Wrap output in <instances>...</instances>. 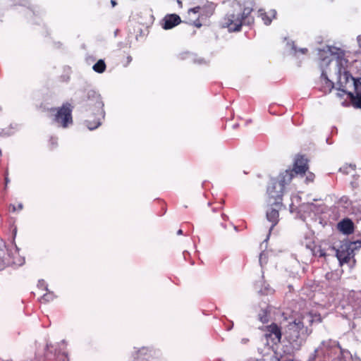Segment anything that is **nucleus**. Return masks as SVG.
<instances>
[{
    "instance_id": "obj_20",
    "label": "nucleus",
    "mask_w": 361,
    "mask_h": 361,
    "mask_svg": "<svg viewBox=\"0 0 361 361\" xmlns=\"http://www.w3.org/2000/svg\"><path fill=\"white\" fill-rule=\"evenodd\" d=\"M315 176L313 173L309 172L306 176V182L311 183L314 181Z\"/></svg>"
},
{
    "instance_id": "obj_8",
    "label": "nucleus",
    "mask_w": 361,
    "mask_h": 361,
    "mask_svg": "<svg viewBox=\"0 0 361 361\" xmlns=\"http://www.w3.org/2000/svg\"><path fill=\"white\" fill-rule=\"evenodd\" d=\"M327 51L330 52L332 56L336 58V63L338 68V75L342 74V73L347 72L346 70L348 61L345 58V53L343 51L336 49L335 47H326Z\"/></svg>"
},
{
    "instance_id": "obj_36",
    "label": "nucleus",
    "mask_w": 361,
    "mask_h": 361,
    "mask_svg": "<svg viewBox=\"0 0 361 361\" xmlns=\"http://www.w3.org/2000/svg\"><path fill=\"white\" fill-rule=\"evenodd\" d=\"M331 59H328L327 62L329 63V62H331Z\"/></svg>"
},
{
    "instance_id": "obj_12",
    "label": "nucleus",
    "mask_w": 361,
    "mask_h": 361,
    "mask_svg": "<svg viewBox=\"0 0 361 361\" xmlns=\"http://www.w3.org/2000/svg\"><path fill=\"white\" fill-rule=\"evenodd\" d=\"M181 23L180 16L177 14H168L163 19L162 27L164 30H169Z\"/></svg>"
},
{
    "instance_id": "obj_33",
    "label": "nucleus",
    "mask_w": 361,
    "mask_h": 361,
    "mask_svg": "<svg viewBox=\"0 0 361 361\" xmlns=\"http://www.w3.org/2000/svg\"><path fill=\"white\" fill-rule=\"evenodd\" d=\"M23 208V205L21 204H18V209H21Z\"/></svg>"
},
{
    "instance_id": "obj_9",
    "label": "nucleus",
    "mask_w": 361,
    "mask_h": 361,
    "mask_svg": "<svg viewBox=\"0 0 361 361\" xmlns=\"http://www.w3.org/2000/svg\"><path fill=\"white\" fill-rule=\"evenodd\" d=\"M267 338H269L274 344L281 342L282 332L281 327L276 323H271L265 327Z\"/></svg>"
},
{
    "instance_id": "obj_32",
    "label": "nucleus",
    "mask_w": 361,
    "mask_h": 361,
    "mask_svg": "<svg viewBox=\"0 0 361 361\" xmlns=\"http://www.w3.org/2000/svg\"><path fill=\"white\" fill-rule=\"evenodd\" d=\"M263 254L261 253L259 255V262H261Z\"/></svg>"
},
{
    "instance_id": "obj_14",
    "label": "nucleus",
    "mask_w": 361,
    "mask_h": 361,
    "mask_svg": "<svg viewBox=\"0 0 361 361\" xmlns=\"http://www.w3.org/2000/svg\"><path fill=\"white\" fill-rule=\"evenodd\" d=\"M337 228L342 233L345 235L352 234L354 232L355 226L351 219H343L337 224Z\"/></svg>"
},
{
    "instance_id": "obj_2",
    "label": "nucleus",
    "mask_w": 361,
    "mask_h": 361,
    "mask_svg": "<svg viewBox=\"0 0 361 361\" xmlns=\"http://www.w3.org/2000/svg\"><path fill=\"white\" fill-rule=\"evenodd\" d=\"M251 10L245 8L243 4L236 0L232 1L229 4V9L221 21V26L227 28L228 32H239L242 26L249 23V16Z\"/></svg>"
},
{
    "instance_id": "obj_13",
    "label": "nucleus",
    "mask_w": 361,
    "mask_h": 361,
    "mask_svg": "<svg viewBox=\"0 0 361 361\" xmlns=\"http://www.w3.org/2000/svg\"><path fill=\"white\" fill-rule=\"evenodd\" d=\"M308 169L307 160L303 156L298 157L294 163L293 169L291 170L295 174H304Z\"/></svg>"
},
{
    "instance_id": "obj_35",
    "label": "nucleus",
    "mask_w": 361,
    "mask_h": 361,
    "mask_svg": "<svg viewBox=\"0 0 361 361\" xmlns=\"http://www.w3.org/2000/svg\"><path fill=\"white\" fill-rule=\"evenodd\" d=\"M5 180H6V184H7V183H8V178H5Z\"/></svg>"
},
{
    "instance_id": "obj_25",
    "label": "nucleus",
    "mask_w": 361,
    "mask_h": 361,
    "mask_svg": "<svg viewBox=\"0 0 361 361\" xmlns=\"http://www.w3.org/2000/svg\"><path fill=\"white\" fill-rule=\"evenodd\" d=\"M298 51H300L302 54H306L307 51V49H306V48L300 49L298 50Z\"/></svg>"
},
{
    "instance_id": "obj_4",
    "label": "nucleus",
    "mask_w": 361,
    "mask_h": 361,
    "mask_svg": "<svg viewBox=\"0 0 361 361\" xmlns=\"http://www.w3.org/2000/svg\"><path fill=\"white\" fill-rule=\"evenodd\" d=\"M338 77V90L348 94L353 106L361 109V78L355 79L348 71Z\"/></svg>"
},
{
    "instance_id": "obj_22",
    "label": "nucleus",
    "mask_w": 361,
    "mask_h": 361,
    "mask_svg": "<svg viewBox=\"0 0 361 361\" xmlns=\"http://www.w3.org/2000/svg\"><path fill=\"white\" fill-rule=\"evenodd\" d=\"M357 300H358L357 305H361V290L357 293Z\"/></svg>"
},
{
    "instance_id": "obj_6",
    "label": "nucleus",
    "mask_w": 361,
    "mask_h": 361,
    "mask_svg": "<svg viewBox=\"0 0 361 361\" xmlns=\"http://www.w3.org/2000/svg\"><path fill=\"white\" fill-rule=\"evenodd\" d=\"M359 241L343 240L341 243L338 249L336 250V255L342 265L345 263H349L351 258L354 256V250L357 248Z\"/></svg>"
},
{
    "instance_id": "obj_21",
    "label": "nucleus",
    "mask_w": 361,
    "mask_h": 361,
    "mask_svg": "<svg viewBox=\"0 0 361 361\" xmlns=\"http://www.w3.org/2000/svg\"><path fill=\"white\" fill-rule=\"evenodd\" d=\"M331 343V341H322V343H321V346L320 348H329V343Z\"/></svg>"
},
{
    "instance_id": "obj_28",
    "label": "nucleus",
    "mask_w": 361,
    "mask_h": 361,
    "mask_svg": "<svg viewBox=\"0 0 361 361\" xmlns=\"http://www.w3.org/2000/svg\"><path fill=\"white\" fill-rule=\"evenodd\" d=\"M111 4L113 6H115L116 5V1L115 0H111Z\"/></svg>"
},
{
    "instance_id": "obj_10",
    "label": "nucleus",
    "mask_w": 361,
    "mask_h": 361,
    "mask_svg": "<svg viewBox=\"0 0 361 361\" xmlns=\"http://www.w3.org/2000/svg\"><path fill=\"white\" fill-rule=\"evenodd\" d=\"M271 207L267 211V219L271 223V226L269 228V233L273 228L278 224L279 213V211L281 209L282 204L279 203V205L269 204Z\"/></svg>"
},
{
    "instance_id": "obj_27",
    "label": "nucleus",
    "mask_w": 361,
    "mask_h": 361,
    "mask_svg": "<svg viewBox=\"0 0 361 361\" xmlns=\"http://www.w3.org/2000/svg\"><path fill=\"white\" fill-rule=\"evenodd\" d=\"M177 3L180 8L183 6V3L181 0H177Z\"/></svg>"
},
{
    "instance_id": "obj_16",
    "label": "nucleus",
    "mask_w": 361,
    "mask_h": 361,
    "mask_svg": "<svg viewBox=\"0 0 361 361\" xmlns=\"http://www.w3.org/2000/svg\"><path fill=\"white\" fill-rule=\"evenodd\" d=\"M259 14L264 24L269 25L271 24L272 19L276 17V11L275 10H271L269 14H268L267 13L263 12L260 10Z\"/></svg>"
},
{
    "instance_id": "obj_11",
    "label": "nucleus",
    "mask_w": 361,
    "mask_h": 361,
    "mask_svg": "<svg viewBox=\"0 0 361 361\" xmlns=\"http://www.w3.org/2000/svg\"><path fill=\"white\" fill-rule=\"evenodd\" d=\"M334 87V83L329 79L326 73L322 71L319 78V90L324 94H328Z\"/></svg>"
},
{
    "instance_id": "obj_1",
    "label": "nucleus",
    "mask_w": 361,
    "mask_h": 361,
    "mask_svg": "<svg viewBox=\"0 0 361 361\" xmlns=\"http://www.w3.org/2000/svg\"><path fill=\"white\" fill-rule=\"evenodd\" d=\"M322 322V318L320 314L307 312L289 322L283 333L284 338L288 343L289 346H287V349L284 352L291 355L295 351L299 350L312 333V329L310 326Z\"/></svg>"
},
{
    "instance_id": "obj_17",
    "label": "nucleus",
    "mask_w": 361,
    "mask_h": 361,
    "mask_svg": "<svg viewBox=\"0 0 361 361\" xmlns=\"http://www.w3.org/2000/svg\"><path fill=\"white\" fill-rule=\"evenodd\" d=\"M106 63L103 59H99L92 67V69L98 73H102L106 70Z\"/></svg>"
},
{
    "instance_id": "obj_30",
    "label": "nucleus",
    "mask_w": 361,
    "mask_h": 361,
    "mask_svg": "<svg viewBox=\"0 0 361 361\" xmlns=\"http://www.w3.org/2000/svg\"><path fill=\"white\" fill-rule=\"evenodd\" d=\"M344 94H345L343 93V92H341V93H340V92L338 93V96L340 97H343Z\"/></svg>"
},
{
    "instance_id": "obj_15",
    "label": "nucleus",
    "mask_w": 361,
    "mask_h": 361,
    "mask_svg": "<svg viewBox=\"0 0 361 361\" xmlns=\"http://www.w3.org/2000/svg\"><path fill=\"white\" fill-rule=\"evenodd\" d=\"M294 176L293 171L291 170H286L279 175V180H277L278 184L281 185L284 189L285 185L288 184Z\"/></svg>"
},
{
    "instance_id": "obj_24",
    "label": "nucleus",
    "mask_w": 361,
    "mask_h": 361,
    "mask_svg": "<svg viewBox=\"0 0 361 361\" xmlns=\"http://www.w3.org/2000/svg\"><path fill=\"white\" fill-rule=\"evenodd\" d=\"M357 42L358 46L361 48V35L357 36Z\"/></svg>"
},
{
    "instance_id": "obj_31",
    "label": "nucleus",
    "mask_w": 361,
    "mask_h": 361,
    "mask_svg": "<svg viewBox=\"0 0 361 361\" xmlns=\"http://www.w3.org/2000/svg\"><path fill=\"white\" fill-rule=\"evenodd\" d=\"M177 234L178 235H182L183 234V231L181 229H179L178 231H177Z\"/></svg>"
},
{
    "instance_id": "obj_5",
    "label": "nucleus",
    "mask_w": 361,
    "mask_h": 361,
    "mask_svg": "<svg viewBox=\"0 0 361 361\" xmlns=\"http://www.w3.org/2000/svg\"><path fill=\"white\" fill-rule=\"evenodd\" d=\"M51 111L55 112L54 121L59 126L66 128L73 123V106L70 103L66 102L61 107L52 108Z\"/></svg>"
},
{
    "instance_id": "obj_26",
    "label": "nucleus",
    "mask_w": 361,
    "mask_h": 361,
    "mask_svg": "<svg viewBox=\"0 0 361 361\" xmlns=\"http://www.w3.org/2000/svg\"><path fill=\"white\" fill-rule=\"evenodd\" d=\"M325 255H326V253L323 250H319V257H324Z\"/></svg>"
},
{
    "instance_id": "obj_23",
    "label": "nucleus",
    "mask_w": 361,
    "mask_h": 361,
    "mask_svg": "<svg viewBox=\"0 0 361 361\" xmlns=\"http://www.w3.org/2000/svg\"><path fill=\"white\" fill-rule=\"evenodd\" d=\"M200 9V6H196L195 8H191L190 11L193 12V13H198Z\"/></svg>"
},
{
    "instance_id": "obj_29",
    "label": "nucleus",
    "mask_w": 361,
    "mask_h": 361,
    "mask_svg": "<svg viewBox=\"0 0 361 361\" xmlns=\"http://www.w3.org/2000/svg\"><path fill=\"white\" fill-rule=\"evenodd\" d=\"M127 59H128V63H130L132 61V57L130 56H128L127 57Z\"/></svg>"
},
{
    "instance_id": "obj_3",
    "label": "nucleus",
    "mask_w": 361,
    "mask_h": 361,
    "mask_svg": "<svg viewBox=\"0 0 361 361\" xmlns=\"http://www.w3.org/2000/svg\"><path fill=\"white\" fill-rule=\"evenodd\" d=\"M104 102L101 95L94 90H89L85 100V111L92 116L93 120L89 118L85 121V125L88 129L92 130L97 128L102 124V120L105 117Z\"/></svg>"
},
{
    "instance_id": "obj_19",
    "label": "nucleus",
    "mask_w": 361,
    "mask_h": 361,
    "mask_svg": "<svg viewBox=\"0 0 361 361\" xmlns=\"http://www.w3.org/2000/svg\"><path fill=\"white\" fill-rule=\"evenodd\" d=\"M53 299V295L51 293L44 294L42 297V300L44 302H49Z\"/></svg>"
},
{
    "instance_id": "obj_7",
    "label": "nucleus",
    "mask_w": 361,
    "mask_h": 361,
    "mask_svg": "<svg viewBox=\"0 0 361 361\" xmlns=\"http://www.w3.org/2000/svg\"><path fill=\"white\" fill-rule=\"evenodd\" d=\"M284 189L278 184L276 178H271L269 185L267 187V194L269 196V204L279 205L282 204V197Z\"/></svg>"
},
{
    "instance_id": "obj_34",
    "label": "nucleus",
    "mask_w": 361,
    "mask_h": 361,
    "mask_svg": "<svg viewBox=\"0 0 361 361\" xmlns=\"http://www.w3.org/2000/svg\"><path fill=\"white\" fill-rule=\"evenodd\" d=\"M293 49L295 50V52L298 51V50L296 49V48L295 47H293Z\"/></svg>"
},
{
    "instance_id": "obj_18",
    "label": "nucleus",
    "mask_w": 361,
    "mask_h": 361,
    "mask_svg": "<svg viewBox=\"0 0 361 361\" xmlns=\"http://www.w3.org/2000/svg\"><path fill=\"white\" fill-rule=\"evenodd\" d=\"M259 320L263 324L267 323L269 322V313L265 310H262L258 314Z\"/></svg>"
}]
</instances>
